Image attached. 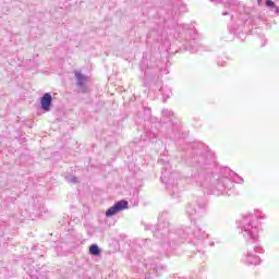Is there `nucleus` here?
Wrapping results in <instances>:
<instances>
[{
    "label": "nucleus",
    "mask_w": 279,
    "mask_h": 279,
    "mask_svg": "<svg viewBox=\"0 0 279 279\" xmlns=\"http://www.w3.org/2000/svg\"><path fill=\"white\" fill-rule=\"evenodd\" d=\"M126 208L128 201H119L106 211V217H112L117 215V213H121V210H126Z\"/></svg>",
    "instance_id": "f257e3e1"
},
{
    "label": "nucleus",
    "mask_w": 279,
    "mask_h": 279,
    "mask_svg": "<svg viewBox=\"0 0 279 279\" xmlns=\"http://www.w3.org/2000/svg\"><path fill=\"white\" fill-rule=\"evenodd\" d=\"M53 99L51 98V94H45L41 97V108L43 110H46V112H49L50 108H51V101Z\"/></svg>",
    "instance_id": "f03ea898"
},
{
    "label": "nucleus",
    "mask_w": 279,
    "mask_h": 279,
    "mask_svg": "<svg viewBox=\"0 0 279 279\" xmlns=\"http://www.w3.org/2000/svg\"><path fill=\"white\" fill-rule=\"evenodd\" d=\"M89 254H92V256H99V254H101V250H99L97 244H94L89 246Z\"/></svg>",
    "instance_id": "7ed1b4c3"
},
{
    "label": "nucleus",
    "mask_w": 279,
    "mask_h": 279,
    "mask_svg": "<svg viewBox=\"0 0 279 279\" xmlns=\"http://www.w3.org/2000/svg\"><path fill=\"white\" fill-rule=\"evenodd\" d=\"M75 77L78 82V86H84V82L86 81V77L82 75L80 72H75Z\"/></svg>",
    "instance_id": "20e7f679"
},
{
    "label": "nucleus",
    "mask_w": 279,
    "mask_h": 279,
    "mask_svg": "<svg viewBox=\"0 0 279 279\" xmlns=\"http://www.w3.org/2000/svg\"><path fill=\"white\" fill-rule=\"evenodd\" d=\"M266 5L268 8H276V3L274 1H271V0H266Z\"/></svg>",
    "instance_id": "39448f33"
},
{
    "label": "nucleus",
    "mask_w": 279,
    "mask_h": 279,
    "mask_svg": "<svg viewBox=\"0 0 279 279\" xmlns=\"http://www.w3.org/2000/svg\"><path fill=\"white\" fill-rule=\"evenodd\" d=\"M259 2L263 1V0H258Z\"/></svg>",
    "instance_id": "423d86ee"
}]
</instances>
